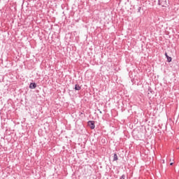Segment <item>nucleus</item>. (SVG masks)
<instances>
[{
    "label": "nucleus",
    "instance_id": "1",
    "mask_svg": "<svg viewBox=\"0 0 179 179\" xmlns=\"http://www.w3.org/2000/svg\"><path fill=\"white\" fill-rule=\"evenodd\" d=\"M87 124L91 129H94V128H96V125H94V121L90 120L88 121Z\"/></svg>",
    "mask_w": 179,
    "mask_h": 179
},
{
    "label": "nucleus",
    "instance_id": "2",
    "mask_svg": "<svg viewBox=\"0 0 179 179\" xmlns=\"http://www.w3.org/2000/svg\"><path fill=\"white\" fill-rule=\"evenodd\" d=\"M37 87V84L36 83H31L29 85V89H36Z\"/></svg>",
    "mask_w": 179,
    "mask_h": 179
},
{
    "label": "nucleus",
    "instance_id": "3",
    "mask_svg": "<svg viewBox=\"0 0 179 179\" xmlns=\"http://www.w3.org/2000/svg\"><path fill=\"white\" fill-rule=\"evenodd\" d=\"M165 56H166V58H167L168 62H171L172 58L171 57L169 56V55H167V52L165 53Z\"/></svg>",
    "mask_w": 179,
    "mask_h": 179
},
{
    "label": "nucleus",
    "instance_id": "4",
    "mask_svg": "<svg viewBox=\"0 0 179 179\" xmlns=\"http://www.w3.org/2000/svg\"><path fill=\"white\" fill-rule=\"evenodd\" d=\"M117 160H118V155H117V154H114L113 162H117Z\"/></svg>",
    "mask_w": 179,
    "mask_h": 179
},
{
    "label": "nucleus",
    "instance_id": "5",
    "mask_svg": "<svg viewBox=\"0 0 179 179\" xmlns=\"http://www.w3.org/2000/svg\"><path fill=\"white\" fill-rule=\"evenodd\" d=\"M80 89H82V87H80L79 85L76 84V85H75V90H80Z\"/></svg>",
    "mask_w": 179,
    "mask_h": 179
},
{
    "label": "nucleus",
    "instance_id": "6",
    "mask_svg": "<svg viewBox=\"0 0 179 179\" xmlns=\"http://www.w3.org/2000/svg\"><path fill=\"white\" fill-rule=\"evenodd\" d=\"M141 9H142V7H138V10H137L138 13H140Z\"/></svg>",
    "mask_w": 179,
    "mask_h": 179
},
{
    "label": "nucleus",
    "instance_id": "7",
    "mask_svg": "<svg viewBox=\"0 0 179 179\" xmlns=\"http://www.w3.org/2000/svg\"><path fill=\"white\" fill-rule=\"evenodd\" d=\"M120 179H125V175H122V176L120 178Z\"/></svg>",
    "mask_w": 179,
    "mask_h": 179
},
{
    "label": "nucleus",
    "instance_id": "8",
    "mask_svg": "<svg viewBox=\"0 0 179 179\" xmlns=\"http://www.w3.org/2000/svg\"><path fill=\"white\" fill-rule=\"evenodd\" d=\"M100 113V114H103V112H101V110H100V109L98 110Z\"/></svg>",
    "mask_w": 179,
    "mask_h": 179
},
{
    "label": "nucleus",
    "instance_id": "9",
    "mask_svg": "<svg viewBox=\"0 0 179 179\" xmlns=\"http://www.w3.org/2000/svg\"><path fill=\"white\" fill-rule=\"evenodd\" d=\"M158 5H162V3H160V0H159Z\"/></svg>",
    "mask_w": 179,
    "mask_h": 179
},
{
    "label": "nucleus",
    "instance_id": "10",
    "mask_svg": "<svg viewBox=\"0 0 179 179\" xmlns=\"http://www.w3.org/2000/svg\"><path fill=\"white\" fill-rule=\"evenodd\" d=\"M174 164L173 162L170 163V166H173Z\"/></svg>",
    "mask_w": 179,
    "mask_h": 179
}]
</instances>
